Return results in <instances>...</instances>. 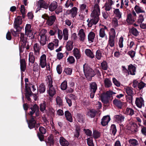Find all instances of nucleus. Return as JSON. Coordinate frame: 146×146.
Segmentation results:
<instances>
[{
    "label": "nucleus",
    "mask_w": 146,
    "mask_h": 146,
    "mask_svg": "<svg viewBox=\"0 0 146 146\" xmlns=\"http://www.w3.org/2000/svg\"><path fill=\"white\" fill-rule=\"evenodd\" d=\"M65 6L66 8H68L69 7H71L73 6V3L72 2L71 0H68L65 4Z\"/></svg>",
    "instance_id": "obj_56"
},
{
    "label": "nucleus",
    "mask_w": 146,
    "mask_h": 146,
    "mask_svg": "<svg viewBox=\"0 0 146 146\" xmlns=\"http://www.w3.org/2000/svg\"><path fill=\"white\" fill-rule=\"evenodd\" d=\"M129 71L130 74L132 75H135L136 72V68L132 64L128 66V71Z\"/></svg>",
    "instance_id": "obj_19"
},
{
    "label": "nucleus",
    "mask_w": 146,
    "mask_h": 146,
    "mask_svg": "<svg viewBox=\"0 0 146 146\" xmlns=\"http://www.w3.org/2000/svg\"><path fill=\"white\" fill-rule=\"evenodd\" d=\"M56 104L59 107L62 106L63 105V101L60 97L57 96L56 99Z\"/></svg>",
    "instance_id": "obj_35"
},
{
    "label": "nucleus",
    "mask_w": 146,
    "mask_h": 146,
    "mask_svg": "<svg viewBox=\"0 0 146 146\" xmlns=\"http://www.w3.org/2000/svg\"><path fill=\"white\" fill-rule=\"evenodd\" d=\"M73 51L74 55L76 58L78 59H79L81 57V54L79 50L77 48H75Z\"/></svg>",
    "instance_id": "obj_22"
},
{
    "label": "nucleus",
    "mask_w": 146,
    "mask_h": 146,
    "mask_svg": "<svg viewBox=\"0 0 146 146\" xmlns=\"http://www.w3.org/2000/svg\"><path fill=\"white\" fill-rule=\"evenodd\" d=\"M35 55H37L39 53L40 47L39 44L36 43L35 44L33 47Z\"/></svg>",
    "instance_id": "obj_21"
},
{
    "label": "nucleus",
    "mask_w": 146,
    "mask_h": 146,
    "mask_svg": "<svg viewBox=\"0 0 146 146\" xmlns=\"http://www.w3.org/2000/svg\"><path fill=\"white\" fill-rule=\"evenodd\" d=\"M112 5L110 4H108L107 3H105V4L104 7L105 10L106 11H109L111 9H112Z\"/></svg>",
    "instance_id": "obj_57"
},
{
    "label": "nucleus",
    "mask_w": 146,
    "mask_h": 146,
    "mask_svg": "<svg viewBox=\"0 0 146 146\" xmlns=\"http://www.w3.org/2000/svg\"><path fill=\"white\" fill-rule=\"evenodd\" d=\"M113 103L115 105L120 108H121L123 104L121 102L117 100H114Z\"/></svg>",
    "instance_id": "obj_34"
},
{
    "label": "nucleus",
    "mask_w": 146,
    "mask_h": 146,
    "mask_svg": "<svg viewBox=\"0 0 146 146\" xmlns=\"http://www.w3.org/2000/svg\"><path fill=\"white\" fill-rule=\"evenodd\" d=\"M93 18L90 19H88L87 20L88 25L89 27H91L92 25L94 24L96 25L99 21V18L93 17Z\"/></svg>",
    "instance_id": "obj_8"
},
{
    "label": "nucleus",
    "mask_w": 146,
    "mask_h": 146,
    "mask_svg": "<svg viewBox=\"0 0 146 146\" xmlns=\"http://www.w3.org/2000/svg\"><path fill=\"white\" fill-rule=\"evenodd\" d=\"M57 34L58 39L60 40H61L63 37V34L62 31L58 29V30Z\"/></svg>",
    "instance_id": "obj_62"
},
{
    "label": "nucleus",
    "mask_w": 146,
    "mask_h": 146,
    "mask_svg": "<svg viewBox=\"0 0 146 146\" xmlns=\"http://www.w3.org/2000/svg\"><path fill=\"white\" fill-rule=\"evenodd\" d=\"M110 120V118L109 116H104L102 119L101 123L103 126H105L108 124Z\"/></svg>",
    "instance_id": "obj_13"
},
{
    "label": "nucleus",
    "mask_w": 146,
    "mask_h": 146,
    "mask_svg": "<svg viewBox=\"0 0 146 146\" xmlns=\"http://www.w3.org/2000/svg\"><path fill=\"white\" fill-rule=\"evenodd\" d=\"M63 35L64 40H67L68 37V30L67 28H64L63 30Z\"/></svg>",
    "instance_id": "obj_26"
},
{
    "label": "nucleus",
    "mask_w": 146,
    "mask_h": 146,
    "mask_svg": "<svg viewBox=\"0 0 146 146\" xmlns=\"http://www.w3.org/2000/svg\"><path fill=\"white\" fill-rule=\"evenodd\" d=\"M34 29L31 25L30 24H26L25 27V33L26 35L31 37L33 35Z\"/></svg>",
    "instance_id": "obj_5"
},
{
    "label": "nucleus",
    "mask_w": 146,
    "mask_h": 146,
    "mask_svg": "<svg viewBox=\"0 0 146 146\" xmlns=\"http://www.w3.org/2000/svg\"><path fill=\"white\" fill-rule=\"evenodd\" d=\"M115 38H109L108 44L111 47L114 46L115 45Z\"/></svg>",
    "instance_id": "obj_46"
},
{
    "label": "nucleus",
    "mask_w": 146,
    "mask_h": 146,
    "mask_svg": "<svg viewBox=\"0 0 146 146\" xmlns=\"http://www.w3.org/2000/svg\"><path fill=\"white\" fill-rule=\"evenodd\" d=\"M111 131L113 135H115L117 131L115 126L114 125H112L111 127Z\"/></svg>",
    "instance_id": "obj_59"
},
{
    "label": "nucleus",
    "mask_w": 146,
    "mask_h": 146,
    "mask_svg": "<svg viewBox=\"0 0 146 146\" xmlns=\"http://www.w3.org/2000/svg\"><path fill=\"white\" fill-rule=\"evenodd\" d=\"M87 143L89 146H94L93 139L92 137L88 138L87 139Z\"/></svg>",
    "instance_id": "obj_51"
},
{
    "label": "nucleus",
    "mask_w": 146,
    "mask_h": 146,
    "mask_svg": "<svg viewBox=\"0 0 146 146\" xmlns=\"http://www.w3.org/2000/svg\"><path fill=\"white\" fill-rule=\"evenodd\" d=\"M115 15L117 17L120 18L121 17V13L119 11V9H116L113 11Z\"/></svg>",
    "instance_id": "obj_55"
},
{
    "label": "nucleus",
    "mask_w": 146,
    "mask_h": 146,
    "mask_svg": "<svg viewBox=\"0 0 146 146\" xmlns=\"http://www.w3.org/2000/svg\"><path fill=\"white\" fill-rule=\"evenodd\" d=\"M95 36V34L93 32H90L88 36V38L89 41L90 42H93Z\"/></svg>",
    "instance_id": "obj_31"
},
{
    "label": "nucleus",
    "mask_w": 146,
    "mask_h": 146,
    "mask_svg": "<svg viewBox=\"0 0 146 146\" xmlns=\"http://www.w3.org/2000/svg\"><path fill=\"white\" fill-rule=\"evenodd\" d=\"M135 19L131 14L128 15V23L131 24L135 21Z\"/></svg>",
    "instance_id": "obj_50"
},
{
    "label": "nucleus",
    "mask_w": 146,
    "mask_h": 146,
    "mask_svg": "<svg viewBox=\"0 0 146 146\" xmlns=\"http://www.w3.org/2000/svg\"><path fill=\"white\" fill-rule=\"evenodd\" d=\"M46 30L44 29H42L39 34L40 37H46Z\"/></svg>",
    "instance_id": "obj_48"
},
{
    "label": "nucleus",
    "mask_w": 146,
    "mask_h": 146,
    "mask_svg": "<svg viewBox=\"0 0 146 146\" xmlns=\"http://www.w3.org/2000/svg\"><path fill=\"white\" fill-rule=\"evenodd\" d=\"M56 19V17L54 15L49 16L46 21V24L49 26H51L54 23Z\"/></svg>",
    "instance_id": "obj_11"
},
{
    "label": "nucleus",
    "mask_w": 146,
    "mask_h": 146,
    "mask_svg": "<svg viewBox=\"0 0 146 146\" xmlns=\"http://www.w3.org/2000/svg\"><path fill=\"white\" fill-rule=\"evenodd\" d=\"M50 115L51 117H54L55 115V111L52 108H50L48 109Z\"/></svg>",
    "instance_id": "obj_61"
},
{
    "label": "nucleus",
    "mask_w": 146,
    "mask_h": 146,
    "mask_svg": "<svg viewBox=\"0 0 146 146\" xmlns=\"http://www.w3.org/2000/svg\"><path fill=\"white\" fill-rule=\"evenodd\" d=\"M65 115L66 119L70 122L72 121V118L71 113L68 111H66L65 112Z\"/></svg>",
    "instance_id": "obj_23"
},
{
    "label": "nucleus",
    "mask_w": 146,
    "mask_h": 146,
    "mask_svg": "<svg viewBox=\"0 0 146 146\" xmlns=\"http://www.w3.org/2000/svg\"><path fill=\"white\" fill-rule=\"evenodd\" d=\"M85 52L86 55L90 58H92L94 57V55L90 49H86L85 50Z\"/></svg>",
    "instance_id": "obj_28"
},
{
    "label": "nucleus",
    "mask_w": 146,
    "mask_h": 146,
    "mask_svg": "<svg viewBox=\"0 0 146 146\" xmlns=\"http://www.w3.org/2000/svg\"><path fill=\"white\" fill-rule=\"evenodd\" d=\"M53 138V137L52 135H50L48 137V139L46 141V144L49 145L50 146L53 145L54 143Z\"/></svg>",
    "instance_id": "obj_25"
},
{
    "label": "nucleus",
    "mask_w": 146,
    "mask_h": 146,
    "mask_svg": "<svg viewBox=\"0 0 146 146\" xmlns=\"http://www.w3.org/2000/svg\"><path fill=\"white\" fill-rule=\"evenodd\" d=\"M60 143L62 146H68L69 145L68 142L63 137L60 138Z\"/></svg>",
    "instance_id": "obj_27"
},
{
    "label": "nucleus",
    "mask_w": 146,
    "mask_h": 146,
    "mask_svg": "<svg viewBox=\"0 0 146 146\" xmlns=\"http://www.w3.org/2000/svg\"><path fill=\"white\" fill-rule=\"evenodd\" d=\"M72 69L71 68H66L64 69L63 72L67 75H70L72 74Z\"/></svg>",
    "instance_id": "obj_47"
},
{
    "label": "nucleus",
    "mask_w": 146,
    "mask_h": 146,
    "mask_svg": "<svg viewBox=\"0 0 146 146\" xmlns=\"http://www.w3.org/2000/svg\"><path fill=\"white\" fill-rule=\"evenodd\" d=\"M74 47L73 42L71 40H68L66 43V48L67 50L71 51Z\"/></svg>",
    "instance_id": "obj_17"
},
{
    "label": "nucleus",
    "mask_w": 146,
    "mask_h": 146,
    "mask_svg": "<svg viewBox=\"0 0 146 146\" xmlns=\"http://www.w3.org/2000/svg\"><path fill=\"white\" fill-rule=\"evenodd\" d=\"M112 23L113 27H117L118 25L117 19L115 18H113L112 20Z\"/></svg>",
    "instance_id": "obj_54"
},
{
    "label": "nucleus",
    "mask_w": 146,
    "mask_h": 146,
    "mask_svg": "<svg viewBox=\"0 0 146 146\" xmlns=\"http://www.w3.org/2000/svg\"><path fill=\"white\" fill-rule=\"evenodd\" d=\"M130 145L131 146H135L138 145V143L137 140L135 139H130L129 141Z\"/></svg>",
    "instance_id": "obj_39"
},
{
    "label": "nucleus",
    "mask_w": 146,
    "mask_h": 146,
    "mask_svg": "<svg viewBox=\"0 0 146 146\" xmlns=\"http://www.w3.org/2000/svg\"><path fill=\"white\" fill-rule=\"evenodd\" d=\"M115 120L118 122H120L123 121L124 120V117L122 115H116L115 116Z\"/></svg>",
    "instance_id": "obj_36"
},
{
    "label": "nucleus",
    "mask_w": 146,
    "mask_h": 146,
    "mask_svg": "<svg viewBox=\"0 0 146 146\" xmlns=\"http://www.w3.org/2000/svg\"><path fill=\"white\" fill-rule=\"evenodd\" d=\"M48 5L44 1L41 2L38 5L37 9L36 10V12H37L39 10H40L42 8L46 9H48Z\"/></svg>",
    "instance_id": "obj_12"
},
{
    "label": "nucleus",
    "mask_w": 146,
    "mask_h": 146,
    "mask_svg": "<svg viewBox=\"0 0 146 146\" xmlns=\"http://www.w3.org/2000/svg\"><path fill=\"white\" fill-rule=\"evenodd\" d=\"M109 37L115 38L116 33L115 30L113 28H111L109 32Z\"/></svg>",
    "instance_id": "obj_33"
},
{
    "label": "nucleus",
    "mask_w": 146,
    "mask_h": 146,
    "mask_svg": "<svg viewBox=\"0 0 146 146\" xmlns=\"http://www.w3.org/2000/svg\"><path fill=\"white\" fill-rule=\"evenodd\" d=\"M20 40L24 44H25L27 41V38L25 37L24 33H20Z\"/></svg>",
    "instance_id": "obj_44"
},
{
    "label": "nucleus",
    "mask_w": 146,
    "mask_h": 146,
    "mask_svg": "<svg viewBox=\"0 0 146 146\" xmlns=\"http://www.w3.org/2000/svg\"><path fill=\"white\" fill-rule=\"evenodd\" d=\"M83 70L86 78L89 80H91L92 78L96 74L94 70L86 64L83 65Z\"/></svg>",
    "instance_id": "obj_2"
},
{
    "label": "nucleus",
    "mask_w": 146,
    "mask_h": 146,
    "mask_svg": "<svg viewBox=\"0 0 146 146\" xmlns=\"http://www.w3.org/2000/svg\"><path fill=\"white\" fill-rule=\"evenodd\" d=\"M38 90L41 93L44 92L45 90V87L44 84H41L38 87Z\"/></svg>",
    "instance_id": "obj_37"
},
{
    "label": "nucleus",
    "mask_w": 146,
    "mask_h": 146,
    "mask_svg": "<svg viewBox=\"0 0 146 146\" xmlns=\"http://www.w3.org/2000/svg\"><path fill=\"white\" fill-rule=\"evenodd\" d=\"M77 10L78 9L74 7L70 10H67L66 11V13L68 14H71L72 16L74 17L77 14Z\"/></svg>",
    "instance_id": "obj_15"
},
{
    "label": "nucleus",
    "mask_w": 146,
    "mask_h": 146,
    "mask_svg": "<svg viewBox=\"0 0 146 146\" xmlns=\"http://www.w3.org/2000/svg\"><path fill=\"white\" fill-rule=\"evenodd\" d=\"M105 31H108V29L106 26H104L100 30L99 36L102 38L106 36V34L105 33Z\"/></svg>",
    "instance_id": "obj_14"
},
{
    "label": "nucleus",
    "mask_w": 146,
    "mask_h": 146,
    "mask_svg": "<svg viewBox=\"0 0 146 146\" xmlns=\"http://www.w3.org/2000/svg\"><path fill=\"white\" fill-rule=\"evenodd\" d=\"M133 91L128 88V102L131 103L133 100Z\"/></svg>",
    "instance_id": "obj_29"
},
{
    "label": "nucleus",
    "mask_w": 146,
    "mask_h": 146,
    "mask_svg": "<svg viewBox=\"0 0 146 146\" xmlns=\"http://www.w3.org/2000/svg\"><path fill=\"white\" fill-rule=\"evenodd\" d=\"M135 103L137 107L140 108L144 106V101L141 97L136 98Z\"/></svg>",
    "instance_id": "obj_9"
},
{
    "label": "nucleus",
    "mask_w": 146,
    "mask_h": 146,
    "mask_svg": "<svg viewBox=\"0 0 146 146\" xmlns=\"http://www.w3.org/2000/svg\"><path fill=\"white\" fill-rule=\"evenodd\" d=\"M90 92H96L97 89V86L95 82H92L90 84Z\"/></svg>",
    "instance_id": "obj_24"
},
{
    "label": "nucleus",
    "mask_w": 146,
    "mask_h": 146,
    "mask_svg": "<svg viewBox=\"0 0 146 146\" xmlns=\"http://www.w3.org/2000/svg\"><path fill=\"white\" fill-rule=\"evenodd\" d=\"M30 109L31 111H29V115L30 116L31 119L28 122V124L29 127L31 129L34 127L35 125L36 127H38L39 125V124L36 123L35 120L36 117L39 116V113L38 107L36 104L32 106Z\"/></svg>",
    "instance_id": "obj_1"
},
{
    "label": "nucleus",
    "mask_w": 146,
    "mask_h": 146,
    "mask_svg": "<svg viewBox=\"0 0 146 146\" xmlns=\"http://www.w3.org/2000/svg\"><path fill=\"white\" fill-rule=\"evenodd\" d=\"M145 85L146 84L142 82H141L138 83V87L139 89H141L144 88Z\"/></svg>",
    "instance_id": "obj_64"
},
{
    "label": "nucleus",
    "mask_w": 146,
    "mask_h": 146,
    "mask_svg": "<svg viewBox=\"0 0 146 146\" xmlns=\"http://www.w3.org/2000/svg\"><path fill=\"white\" fill-rule=\"evenodd\" d=\"M96 114V111L94 110H91L89 111L87 113V115L91 118L94 117Z\"/></svg>",
    "instance_id": "obj_32"
},
{
    "label": "nucleus",
    "mask_w": 146,
    "mask_h": 146,
    "mask_svg": "<svg viewBox=\"0 0 146 146\" xmlns=\"http://www.w3.org/2000/svg\"><path fill=\"white\" fill-rule=\"evenodd\" d=\"M20 68L21 72H24L26 69V65L24 59L20 60Z\"/></svg>",
    "instance_id": "obj_20"
},
{
    "label": "nucleus",
    "mask_w": 146,
    "mask_h": 146,
    "mask_svg": "<svg viewBox=\"0 0 146 146\" xmlns=\"http://www.w3.org/2000/svg\"><path fill=\"white\" fill-rule=\"evenodd\" d=\"M46 107V103L44 102L43 103L40 104V110L41 111L43 112L45 110Z\"/></svg>",
    "instance_id": "obj_58"
},
{
    "label": "nucleus",
    "mask_w": 146,
    "mask_h": 146,
    "mask_svg": "<svg viewBox=\"0 0 146 146\" xmlns=\"http://www.w3.org/2000/svg\"><path fill=\"white\" fill-rule=\"evenodd\" d=\"M101 133L96 130L93 131V137L94 139H97L100 137Z\"/></svg>",
    "instance_id": "obj_41"
},
{
    "label": "nucleus",
    "mask_w": 146,
    "mask_h": 146,
    "mask_svg": "<svg viewBox=\"0 0 146 146\" xmlns=\"http://www.w3.org/2000/svg\"><path fill=\"white\" fill-rule=\"evenodd\" d=\"M136 124L133 122L131 123L130 122L129 124H128V128L129 127H130V129L132 132L134 131L135 129V127H136Z\"/></svg>",
    "instance_id": "obj_45"
},
{
    "label": "nucleus",
    "mask_w": 146,
    "mask_h": 146,
    "mask_svg": "<svg viewBox=\"0 0 146 146\" xmlns=\"http://www.w3.org/2000/svg\"><path fill=\"white\" fill-rule=\"evenodd\" d=\"M91 11V17L99 18V16L100 15V9L98 4H95L94 5L92 6Z\"/></svg>",
    "instance_id": "obj_4"
},
{
    "label": "nucleus",
    "mask_w": 146,
    "mask_h": 146,
    "mask_svg": "<svg viewBox=\"0 0 146 146\" xmlns=\"http://www.w3.org/2000/svg\"><path fill=\"white\" fill-rule=\"evenodd\" d=\"M46 80L48 84V87L49 88L48 90V94L50 96L52 97L55 94L56 92L52 85V80L51 76H47Z\"/></svg>",
    "instance_id": "obj_3"
},
{
    "label": "nucleus",
    "mask_w": 146,
    "mask_h": 146,
    "mask_svg": "<svg viewBox=\"0 0 146 146\" xmlns=\"http://www.w3.org/2000/svg\"><path fill=\"white\" fill-rule=\"evenodd\" d=\"M108 98L105 96H102L101 97V100L102 102L104 104H107L108 102Z\"/></svg>",
    "instance_id": "obj_60"
},
{
    "label": "nucleus",
    "mask_w": 146,
    "mask_h": 146,
    "mask_svg": "<svg viewBox=\"0 0 146 146\" xmlns=\"http://www.w3.org/2000/svg\"><path fill=\"white\" fill-rule=\"evenodd\" d=\"M40 44L43 46L45 44L46 42V37H40Z\"/></svg>",
    "instance_id": "obj_42"
},
{
    "label": "nucleus",
    "mask_w": 146,
    "mask_h": 146,
    "mask_svg": "<svg viewBox=\"0 0 146 146\" xmlns=\"http://www.w3.org/2000/svg\"><path fill=\"white\" fill-rule=\"evenodd\" d=\"M105 86L106 88H109L110 87L112 83L110 80L108 78H106L104 80Z\"/></svg>",
    "instance_id": "obj_30"
},
{
    "label": "nucleus",
    "mask_w": 146,
    "mask_h": 146,
    "mask_svg": "<svg viewBox=\"0 0 146 146\" xmlns=\"http://www.w3.org/2000/svg\"><path fill=\"white\" fill-rule=\"evenodd\" d=\"M102 68L104 70H107L108 67L107 62L106 61H103L101 64Z\"/></svg>",
    "instance_id": "obj_49"
},
{
    "label": "nucleus",
    "mask_w": 146,
    "mask_h": 146,
    "mask_svg": "<svg viewBox=\"0 0 146 146\" xmlns=\"http://www.w3.org/2000/svg\"><path fill=\"white\" fill-rule=\"evenodd\" d=\"M67 61L69 63L72 64L75 62V60L73 56H70L68 58Z\"/></svg>",
    "instance_id": "obj_63"
},
{
    "label": "nucleus",
    "mask_w": 146,
    "mask_h": 146,
    "mask_svg": "<svg viewBox=\"0 0 146 146\" xmlns=\"http://www.w3.org/2000/svg\"><path fill=\"white\" fill-rule=\"evenodd\" d=\"M29 61L30 62L33 64L35 61V58L33 53L32 52H30L29 54Z\"/></svg>",
    "instance_id": "obj_40"
},
{
    "label": "nucleus",
    "mask_w": 146,
    "mask_h": 146,
    "mask_svg": "<svg viewBox=\"0 0 146 146\" xmlns=\"http://www.w3.org/2000/svg\"><path fill=\"white\" fill-rule=\"evenodd\" d=\"M22 23V18L21 17L18 16L15 19L14 27L17 31H18V28L19 27V25L21 24Z\"/></svg>",
    "instance_id": "obj_10"
},
{
    "label": "nucleus",
    "mask_w": 146,
    "mask_h": 146,
    "mask_svg": "<svg viewBox=\"0 0 146 146\" xmlns=\"http://www.w3.org/2000/svg\"><path fill=\"white\" fill-rule=\"evenodd\" d=\"M57 3L56 1H54L49 6V9L50 11H53L57 8Z\"/></svg>",
    "instance_id": "obj_18"
},
{
    "label": "nucleus",
    "mask_w": 146,
    "mask_h": 146,
    "mask_svg": "<svg viewBox=\"0 0 146 146\" xmlns=\"http://www.w3.org/2000/svg\"><path fill=\"white\" fill-rule=\"evenodd\" d=\"M61 88L63 90H65L67 87V82L66 81H64L61 84Z\"/></svg>",
    "instance_id": "obj_53"
},
{
    "label": "nucleus",
    "mask_w": 146,
    "mask_h": 146,
    "mask_svg": "<svg viewBox=\"0 0 146 146\" xmlns=\"http://www.w3.org/2000/svg\"><path fill=\"white\" fill-rule=\"evenodd\" d=\"M59 40L56 38L54 39L52 42L49 43L47 45V47L50 50H52L55 48H57L58 46Z\"/></svg>",
    "instance_id": "obj_6"
},
{
    "label": "nucleus",
    "mask_w": 146,
    "mask_h": 146,
    "mask_svg": "<svg viewBox=\"0 0 146 146\" xmlns=\"http://www.w3.org/2000/svg\"><path fill=\"white\" fill-rule=\"evenodd\" d=\"M135 9L137 13H144L145 12L143 8L138 6L136 5L135 7Z\"/></svg>",
    "instance_id": "obj_38"
},
{
    "label": "nucleus",
    "mask_w": 146,
    "mask_h": 146,
    "mask_svg": "<svg viewBox=\"0 0 146 146\" xmlns=\"http://www.w3.org/2000/svg\"><path fill=\"white\" fill-rule=\"evenodd\" d=\"M46 55L42 54L40 57L39 60V65L42 68H44L46 64Z\"/></svg>",
    "instance_id": "obj_7"
},
{
    "label": "nucleus",
    "mask_w": 146,
    "mask_h": 146,
    "mask_svg": "<svg viewBox=\"0 0 146 146\" xmlns=\"http://www.w3.org/2000/svg\"><path fill=\"white\" fill-rule=\"evenodd\" d=\"M78 35L80 40L82 41H84L85 38V34L83 29H81L79 30Z\"/></svg>",
    "instance_id": "obj_16"
},
{
    "label": "nucleus",
    "mask_w": 146,
    "mask_h": 146,
    "mask_svg": "<svg viewBox=\"0 0 146 146\" xmlns=\"http://www.w3.org/2000/svg\"><path fill=\"white\" fill-rule=\"evenodd\" d=\"M129 32L132 33L133 35L135 36H137L139 34L138 32L136 29L133 27L130 29Z\"/></svg>",
    "instance_id": "obj_43"
},
{
    "label": "nucleus",
    "mask_w": 146,
    "mask_h": 146,
    "mask_svg": "<svg viewBox=\"0 0 146 146\" xmlns=\"http://www.w3.org/2000/svg\"><path fill=\"white\" fill-rule=\"evenodd\" d=\"M96 57L98 60H99L101 59L102 57V54L100 50H98L96 51Z\"/></svg>",
    "instance_id": "obj_52"
}]
</instances>
